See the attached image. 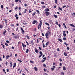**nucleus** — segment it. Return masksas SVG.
<instances>
[{
	"label": "nucleus",
	"mask_w": 75,
	"mask_h": 75,
	"mask_svg": "<svg viewBox=\"0 0 75 75\" xmlns=\"http://www.w3.org/2000/svg\"><path fill=\"white\" fill-rule=\"evenodd\" d=\"M42 25V21H40V23L39 25H38V29H40V27H41V25Z\"/></svg>",
	"instance_id": "f257e3e1"
},
{
	"label": "nucleus",
	"mask_w": 75,
	"mask_h": 75,
	"mask_svg": "<svg viewBox=\"0 0 75 75\" xmlns=\"http://www.w3.org/2000/svg\"><path fill=\"white\" fill-rule=\"evenodd\" d=\"M45 13L47 16H49V14H50V12H49L46 11L45 12Z\"/></svg>",
	"instance_id": "f03ea898"
},
{
	"label": "nucleus",
	"mask_w": 75,
	"mask_h": 75,
	"mask_svg": "<svg viewBox=\"0 0 75 75\" xmlns=\"http://www.w3.org/2000/svg\"><path fill=\"white\" fill-rule=\"evenodd\" d=\"M49 22L50 23V24H53V22H52V21L51 20H49Z\"/></svg>",
	"instance_id": "7ed1b4c3"
},
{
	"label": "nucleus",
	"mask_w": 75,
	"mask_h": 75,
	"mask_svg": "<svg viewBox=\"0 0 75 75\" xmlns=\"http://www.w3.org/2000/svg\"><path fill=\"white\" fill-rule=\"evenodd\" d=\"M10 65L9 66V67H11V68H12L13 67V63L12 62H10Z\"/></svg>",
	"instance_id": "20e7f679"
},
{
	"label": "nucleus",
	"mask_w": 75,
	"mask_h": 75,
	"mask_svg": "<svg viewBox=\"0 0 75 75\" xmlns=\"http://www.w3.org/2000/svg\"><path fill=\"white\" fill-rule=\"evenodd\" d=\"M45 11H50V9L49 8H46L45 10Z\"/></svg>",
	"instance_id": "39448f33"
},
{
	"label": "nucleus",
	"mask_w": 75,
	"mask_h": 75,
	"mask_svg": "<svg viewBox=\"0 0 75 75\" xmlns=\"http://www.w3.org/2000/svg\"><path fill=\"white\" fill-rule=\"evenodd\" d=\"M48 33H46L45 34V36L46 38L47 39H48L49 38L48 37Z\"/></svg>",
	"instance_id": "423d86ee"
},
{
	"label": "nucleus",
	"mask_w": 75,
	"mask_h": 75,
	"mask_svg": "<svg viewBox=\"0 0 75 75\" xmlns=\"http://www.w3.org/2000/svg\"><path fill=\"white\" fill-rule=\"evenodd\" d=\"M22 44L23 47H27V45H25L23 43H22Z\"/></svg>",
	"instance_id": "0eeeda50"
},
{
	"label": "nucleus",
	"mask_w": 75,
	"mask_h": 75,
	"mask_svg": "<svg viewBox=\"0 0 75 75\" xmlns=\"http://www.w3.org/2000/svg\"><path fill=\"white\" fill-rule=\"evenodd\" d=\"M35 52L36 53H38V52H39L38 50H37V49H36V48L35 49Z\"/></svg>",
	"instance_id": "6e6552de"
},
{
	"label": "nucleus",
	"mask_w": 75,
	"mask_h": 75,
	"mask_svg": "<svg viewBox=\"0 0 75 75\" xmlns=\"http://www.w3.org/2000/svg\"><path fill=\"white\" fill-rule=\"evenodd\" d=\"M10 57V55H7L6 56V59H8V58H9Z\"/></svg>",
	"instance_id": "1a4fd4ad"
},
{
	"label": "nucleus",
	"mask_w": 75,
	"mask_h": 75,
	"mask_svg": "<svg viewBox=\"0 0 75 75\" xmlns=\"http://www.w3.org/2000/svg\"><path fill=\"white\" fill-rule=\"evenodd\" d=\"M16 63H14L13 67V68L14 69V68H15V67H16Z\"/></svg>",
	"instance_id": "9d476101"
},
{
	"label": "nucleus",
	"mask_w": 75,
	"mask_h": 75,
	"mask_svg": "<svg viewBox=\"0 0 75 75\" xmlns=\"http://www.w3.org/2000/svg\"><path fill=\"white\" fill-rule=\"evenodd\" d=\"M63 71H65V70H66V68H65V67H63Z\"/></svg>",
	"instance_id": "9b49d317"
},
{
	"label": "nucleus",
	"mask_w": 75,
	"mask_h": 75,
	"mask_svg": "<svg viewBox=\"0 0 75 75\" xmlns=\"http://www.w3.org/2000/svg\"><path fill=\"white\" fill-rule=\"evenodd\" d=\"M70 25L71 26V27H75V25H74L73 24H70Z\"/></svg>",
	"instance_id": "f8f14e48"
},
{
	"label": "nucleus",
	"mask_w": 75,
	"mask_h": 75,
	"mask_svg": "<svg viewBox=\"0 0 75 75\" xmlns=\"http://www.w3.org/2000/svg\"><path fill=\"white\" fill-rule=\"evenodd\" d=\"M28 51H29V50L28 49H27V50H26V53L27 54L28 53Z\"/></svg>",
	"instance_id": "ddd939ff"
},
{
	"label": "nucleus",
	"mask_w": 75,
	"mask_h": 75,
	"mask_svg": "<svg viewBox=\"0 0 75 75\" xmlns=\"http://www.w3.org/2000/svg\"><path fill=\"white\" fill-rule=\"evenodd\" d=\"M49 42H48L46 43L45 45H46V46H47V45H48V44H49Z\"/></svg>",
	"instance_id": "4468645a"
},
{
	"label": "nucleus",
	"mask_w": 75,
	"mask_h": 75,
	"mask_svg": "<svg viewBox=\"0 0 75 75\" xmlns=\"http://www.w3.org/2000/svg\"><path fill=\"white\" fill-rule=\"evenodd\" d=\"M58 40V41H60V42H62V40L61 39H59Z\"/></svg>",
	"instance_id": "2eb2a0df"
},
{
	"label": "nucleus",
	"mask_w": 75,
	"mask_h": 75,
	"mask_svg": "<svg viewBox=\"0 0 75 75\" xmlns=\"http://www.w3.org/2000/svg\"><path fill=\"white\" fill-rule=\"evenodd\" d=\"M36 23V21L35 20L33 22V24H35V23Z\"/></svg>",
	"instance_id": "dca6fc26"
},
{
	"label": "nucleus",
	"mask_w": 75,
	"mask_h": 75,
	"mask_svg": "<svg viewBox=\"0 0 75 75\" xmlns=\"http://www.w3.org/2000/svg\"><path fill=\"white\" fill-rule=\"evenodd\" d=\"M59 10H61V11H62V8H61L59 7Z\"/></svg>",
	"instance_id": "f3484780"
},
{
	"label": "nucleus",
	"mask_w": 75,
	"mask_h": 75,
	"mask_svg": "<svg viewBox=\"0 0 75 75\" xmlns=\"http://www.w3.org/2000/svg\"><path fill=\"white\" fill-rule=\"evenodd\" d=\"M45 24H46V25H48V26H49V25H50V24L48 23L47 22H46L45 23Z\"/></svg>",
	"instance_id": "a211bd4d"
},
{
	"label": "nucleus",
	"mask_w": 75,
	"mask_h": 75,
	"mask_svg": "<svg viewBox=\"0 0 75 75\" xmlns=\"http://www.w3.org/2000/svg\"><path fill=\"white\" fill-rule=\"evenodd\" d=\"M64 43V44H65V45H66V46H67V45H68V44L66 42H65Z\"/></svg>",
	"instance_id": "6ab92c4d"
},
{
	"label": "nucleus",
	"mask_w": 75,
	"mask_h": 75,
	"mask_svg": "<svg viewBox=\"0 0 75 75\" xmlns=\"http://www.w3.org/2000/svg\"><path fill=\"white\" fill-rule=\"evenodd\" d=\"M64 55H65V56L67 55V54H66L65 52L64 53Z\"/></svg>",
	"instance_id": "aec40b11"
},
{
	"label": "nucleus",
	"mask_w": 75,
	"mask_h": 75,
	"mask_svg": "<svg viewBox=\"0 0 75 75\" xmlns=\"http://www.w3.org/2000/svg\"><path fill=\"white\" fill-rule=\"evenodd\" d=\"M53 16H54V17L55 18H57V16L56 15H54Z\"/></svg>",
	"instance_id": "412c9836"
},
{
	"label": "nucleus",
	"mask_w": 75,
	"mask_h": 75,
	"mask_svg": "<svg viewBox=\"0 0 75 75\" xmlns=\"http://www.w3.org/2000/svg\"><path fill=\"white\" fill-rule=\"evenodd\" d=\"M30 42L32 45H34V42H33V41H31Z\"/></svg>",
	"instance_id": "4be33fe9"
},
{
	"label": "nucleus",
	"mask_w": 75,
	"mask_h": 75,
	"mask_svg": "<svg viewBox=\"0 0 75 75\" xmlns=\"http://www.w3.org/2000/svg\"><path fill=\"white\" fill-rule=\"evenodd\" d=\"M21 29L22 31V32H24V30H23V28H21Z\"/></svg>",
	"instance_id": "5701e85b"
},
{
	"label": "nucleus",
	"mask_w": 75,
	"mask_h": 75,
	"mask_svg": "<svg viewBox=\"0 0 75 75\" xmlns=\"http://www.w3.org/2000/svg\"><path fill=\"white\" fill-rule=\"evenodd\" d=\"M34 68L35 71H37V68L36 67H35Z\"/></svg>",
	"instance_id": "b1692460"
},
{
	"label": "nucleus",
	"mask_w": 75,
	"mask_h": 75,
	"mask_svg": "<svg viewBox=\"0 0 75 75\" xmlns=\"http://www.w3.org/2000/svg\"><path fill=\"white\" fill-rule=\"evenodd\" d=\"M54 56L55 57V58H57L58 56L56 54H55L54 55Z\"/></svg>",
	"instance_id": "393cba45"
},
{
	"label": "nucleus",
	"mask_w": 75,
	"mask_h": 75,
	"mask_svg": "<svg viewBox=\"0 0 75 75\" xmlns=\"http://www.w3.org/2000/svg\"><path fill=\"white\" fill-rule=\"evenodd\" d=\"M6 33V30H5V31L3 33V34H4V35H6V34H5Z\"/></svg>",
	"instance_id": "a878e982"
},
{
	"label": "nucleus",
	"mask_w": 75,
	"mask_h": 75,
	"mask_svg": "<svg viewBox=\"0 0 75 75\" xmlns=\"http://www.w3.org/2000/svg\"><path fill=\"white\" fill-rule=\"evenodd\" d=\"M40 55H42V53L41 52V51L40 52Z\"/></svg>",
	"instance_id": "bb28decb"
},
{
	"label": "nucleus",
	"mask_w": 75,
	"mask_h": 75,
	"mask_svg": "<svg viewBox=\"0 0 75 75\" xmlns=\"http://www.w3.org/2000/svg\"><path fill=\"white\" fill-rule=\"evenodd\" d=\"M5 45H6V46H7L8 47V44L7 43H5Z\"/></svg>",
	"instance_id": "cd10ccee"
},
{
	"label": "nucleus",
	"mask_w": 75,
	"mask_h": 75,
	"mask_svg": "<svg viewBox=\"0 0 75 75\" xmlns=\"http://www.w3.org/2000/svg\"><path fill=\"white\" fill-rule=\"evenodd\" d=\"M63 35L65 37H66V34L63 33Z\"/></svg>",
	"instance_id": "c85d7f7f"
},
{
	"label": "nucleus",
	"mask_w": 75,
	"mask_h": 75,
	"mask_svg": "<svg viewBox=\"0 0 75 75\" xmlns=\"http://www.w3.org/2000/svg\"><path fill=\"white\" fill-rule=\"evenodd\" d=\"M3 28V25H0V28Z\"/></svg>",
	"instance_id": "c756f323"
},
{
	"label": "nucleus",
	"mask_w": 75,
	"mask_h": 75,
	"mask_svg": "<svg viewBox=\"0 0 75 75\" xmlns=\"http://www.w3.org/2000/svg\"><path fill=\"white\" fill-rule=\"evenodd\" d=\"M25 11H24V13H26L27 12V9H25Z\"/></svg>",
	"instance_id": "7c9ffc66"
},
{
	"label": "nucleus",
	"mask_w": 75,
	"mask_h": 75,
	"mask_svg": "<svg viewBox=\"0 0 75 75\" xmlns=\"http://www.w3.org/2000/svg\"><path fill=\"white\" fill-rule=\"evenodd\" d=\"M26 37H27V38H28V40L30 39V38L28 35L26 36Z\"/></svg>",
	"instance_id": "2f4dec72"
},
{
	"label": "nucleus",
	"mask_w": 75,
	"mask_h": 75,
	"mask_svg": "<svg viewBox=\"0 0 75 75\" xmlns=\"http://www.w3.org/2000/svg\"><path fill=\"white\" fill-rule=\"evenodd\" d=\"M17 60L18 61H19V62H22V61H21L19 59H18Z\"/></svg>",
	"instance_id": "473e14b6"
},
{
	"label": "nucleus",
	"mask_w": 75,
	"mask_h": 75,
	"mask_svg": "<svg viewBox=\"0 0 75 75\" xmlns=\"http://www.w3.org/2000/svg\"><path fill=\"white\" fill-rule=\"evenodd\" d=\"M1 8H3V5H2L1 6Z\"/></svg>",
	"instance_id": "72a5a7b5"
},
{
	"label": "nucleus",
	"mask_w": 75,
	"mask_h": 75,
	"mask_svg": "<svg viewBox=\"0 0 75 75\" xmlns=\"http://www.w3.org/2000/svg\"><path fill=\"white\" fill-rule=\"evenodd\" d=\"M43 66L44 67H46V65H45V64H43Z\"/></svg>",
	"instance_id": "f704fd0d"
},
{
	"label": "nucleus",
	"mask_w": 75,
	"mask_h": 75,
	"mask_svg": "<svg viewBox=\"0 0 75 75\" xmlns=\"http://www.w3.org/2000/svg\"><path fill=\"white\" fill-rule=\"evenodd\" d=\"M51 70H52V71H54V70L55 69H54V68H51Z\"/></svg>",
	"instance_id": "c9c22d12"
},
{
	"label": "nucleus",
	"mask_w": 75,
	"mask_h": 75,
	"mask_svg": "<svg viewBox=\"0 0 75 75\" xmlns=\"http://www.w3.org/2000/svg\"><path fill=\"white\" fill-rule=\"evenodd\" d=\"M61 75H64V73H63V72H62L61 73Z\"/></svg>",
	"instance_id": "e433bc0d"
},
{
	"label": "nucleus",
	"mask_w": 75,
	"mask_h": 75,
	"mask_svg": "<svg viewBox=\"0 0 75 75\" xmlns=\"http://www.w3.org/2000/svg\"><path fill=\"white\" fill-rule=\"evenodd\" d=\"M26 42L27 44V45H29V43H28V42L27 41H26Z\"/></svg>",
	"instance_id": "4c0bfd02"
},
{
	"label": "nucleus",
	"mask_w": 75,
	"mask_h": 75,
	"mask_svg": "<svg viewBox=\"0 0 75 75\" xmlns=\"http://www.w3.org/2000/svg\"><path fill=\"white\" fill-rule=\"evenodd\" d=\"M35 12H34V13H33V16H34V15H35Z\"/></svg>",
	"instance_id": "58836bf2"
},
{
	"label": "nucleus",
	"mask_w": 75,
	"mask_h": 75,
	"mask_svg": "<svg viewBox=\"0 0 75 75\" xmlns=\"http://www.w3.org/2000/svg\"><path fill=\"white\" fill-rule=\"evenodd\" d=\"M42 62H45V60H42L41 61Z\"/></svg>",
	"instance_id": "ea45409f"
},
{
	"label": "nucleus",
	"mask_w": 75,
	"mask_h": 75,
	"mask_svg": "<svg viewBox=\"0 0 75 75\" xmlns=\"http://www.w3.org/2000/svg\"><path fill=\"white\" fill-rule=\"evenodd\" d=\"M67 7V6H62V8H65V7Z\"/></svg>",
	"instance_id": "a19ab883"
},
{
	"label": "nucleus",
	"mask_w": 75,
	"mask_h": 75,
	"mask_svg": "<svg viewBox=\"0 0 75 75\" xmlns=\"http://www.w3.org/2000/svg\"><path fill=\"white\" fill-rule=\"evenodd\" d=\"M36 11L37 13H40V11L38 10H37Z\"/></svg>",
	"instance_id": "79ce46f5"
},
{
	"label": "nucleus",
	"mask_w": 75,
	"mask_h": 75,
	"mask_svg": "<svg viewBox=\"0 0 75 75\" xmlns=\"http://www.w3.org/2000/svg\"><path fill=\"white\" fill-rule=\"evenodd\" d=\"M47 34H48L49 35H50V31H48L47 32Z\"/></svg>",
	"instance_id": "37998d69"
},
{
	"label": "nucleus",
	"mask_w": 75,
	"mask_h": 75,
	"mask_svg": "<svg viewBox=\"0 0 75 75\" xmlns=\"http://www.w3.org/2000/svg\"><path fill=\"white\" fill-rule=\"evenodd\" d=\"M30 63H32V64H33V63H34V62H33V61H30Z\"/></svg>",
	"instance_id": "c03bdc74"
},
{
	"label": "nucleus",
	"mask_w": 75,
	"mask_h": 75,
	"mask_svg": "<svg viewBox=\"0 0 75 75\" xmlns=\"http://www.w3.org/2000/svg\"><path fill=\"white\" fill-rule=\"evenodd\" d=\"M41 3L42 4H44V2H41Z\"/></svg>",
	"instance_id": "a18cd8bd"
},
{
	"label": "nucleus",
	"mask_w": 75,
	"mask_h": 75,
	"mask_svg": "<svg viewBox=\"0 0 75 75\" xmlns=\"http://www.w3.org/2000/svg\"><path fill=\"white\" fill-rule=\"evenodd\" d=\"M55 3L56 4H57V0H55Z\"/></svg>",
	"instance_id": "49530a36"
},
{
	"label": "nucleus",
	"mask_w": 75,
	"mask_h": 75,
	"mask_svg": "<svg viewBox=\"0 0 75 75\" xmlns=\"http://www.w3.org/2000/svg\"><path fill=\"white\" fill-rule=\"evenodd\" d=\"M63 39L64 40V41H65V40H66V38H64Z\"/></svg>",
	"instance_id": "de8ad7c7"
},
{
	"label": "nucleus",
	"mask_w": 75,
	"mask_h": 75,
	"mask_svg": "<svg viewBox=\"0 0 75 75\" xmlns=\"http://www.w3.org/2000/svg\"><path fill=\"white\" fill-rule=\"evenodd\" d=\"M67 49L68 50H69V48L68 47H67Z\"/></svg>",
	"instance_id": "09e8293b"
},
{
	"label": "nucleus",
	"mask_w": 75,
	"mask_h": 75,
	"mask_svg": "<svg viewBox=\"0 0 75 75\" xmlns=\"http://www.w3.org/2000/svg\"><path fill=\"white\" fill-rule=\"evenodd\" d=\"M42 56V55L40 54V56H39V58H41V57Z\"/></svg>",
	"instance_id": "8fccbe9b"
},
{
	"label": "nucleus",
	"mask_w": 75,
	"mask_h": 75,
	"mask_svg": "<svg viewBox=\"0 0 75 75\" xmlns=\"http://www.w3.org/2000/svg\"><path fill=\"white\" fill-rule=\"evenodd\" d=\"M10 56L11 57H12V56H13V54H12V53H11L10 54Z\"/></svg>",
	"instance_id": "3c124183"
},
{
	"label": "nucleus",
	"mask_w": 75,
	"mask_h": 75,
	"mask_svg": "<svg viewBox=\"0 0 75 75\" xmlns=\"http://www.w3.org/2000/svg\"><path fill=\"white\" fill-rule=\"evenodd\" d=\"M6 42H7V43H9V41H8V40L6 41Z\"/></svg>",
	"instance_id": "603ef678"
},
{
	"label": "nucleus",
	"mask_w": 75,
	"mask_h": 75,
	"mask_svg": "<svg viewBox=\"0 0 75 75\" xmlns=\"http://www.w3.org/2000/svg\"><path fill=\"white\" fill-rule=\"evenodd\" d=\"M24 6H25V7H27V4H24Z\"/></svg>",
	"instance_id": "864d4df0"
},
{
	"label": "nucleus",
	"mask_w": 75,
	"mask_h": 75,
	"mask_svg": "<svg viewBox=\"0 0 75 75\" xmlns=\"http://www.w3.org/2000/svg\"><path fill=\"white\" fill-rule=\"evenodd\" d=\"M14 38H17V36L15 35L14 37H13Z\"/></svg>",
	"instance_id": "5fc2aeb1"
},
{
	"label": "nucleus",
	"mask_w": 75,
	"mask_h": 75,
	"mask_svg": "<svg viewBox=\"0 0 75 75\" xmlns=\"http://www.w3.org/2000/svg\"><path fill=\"white\" fill-rule=\"evenodd\" d=\"M39 49L40 50H41V47H39Z\"/></svg>",
	"instance_id": "6e6d98bb"
},
{
	"label": "nucleus",
	"mask_w": 75,
	"mask_h": 75,
	"mask_svg": "<svg viewBox=\"0 0 75 75\" xmlns=\"http://www.w3.org/2000/svg\"><path fill=\"white\" fill-rule=\"evenodd\" d=\"M47 59V58H46V57H45L43 58V59H45H45Z\"/></svg>",
	"instance_id": "4d7b16f0"
},
{
	"label": "nucleus",
	"mask_w": 75,
	"mask_h": 75,
	"mask_svg": "<svg viewBox=\"0 0 75 75\" xmlns=\"http://www.w3.org/2000/svg\"><path fill=\"white\" fill-rule=\"evenodd\" d=\"M57 50L58 51H59V48L57 49Z\"/></svg>",
	"instance_id": "13d9d810"
},
{
	"label": "nucleus",
	"mask_w": 75,
	"mask_h": 75,
	"mask_svg": "<svg viewBox=\"0 0 75 75\" xmlns=\"http://www.w3.org/2000/svg\"><path fill=\"white\" fill-rule=\"evenodd\" d=\"M18 0H16L15 1V2H16V3H17L18 2Z\"/></svg>",
	"instance_id": "bf43d9fd"
},
{
	"label": "nucleus",
	"mask_w": 75,
	"mask_h": 75,
	"mask_svg": "<svg viewBox=\"0 0 75 75\" xmlns=\"http://www.w3.org/2000/svg\"><path fill=\"white\" fill-rule=\"evenodd\" d=\"M56 24H57V25L58 24V22H57L56 23Z\"/></svg>",
	"instance_id": "052dcab7"
},
{
	"label": "nucleus",
	"mask_w": 75,
	"mask_h": 75,
	"mask_svg": "<svg viewBox=\"0 0 75 75\" xmlns=\"http://www.w3.org/2000/svg\"><path fill=\"white\" fill-rule=\"evenodd\" d=\"M61 24H59V27H61Z\"/></svg>",
	"instance_id": "680f3d73"
},
{
	"label": "nucleus",
	"mask_w": 75,
	"mask_h": 75,
	"mask_svg": "<svg viewBox=\"0 0 75 75\" xmlns=\"http://www.w3.org/2000/svg\"><path fill=\"white\" fill-rule=\"evenodd\" d=\"M17 8H18L16 6V7L15 9V10H17Z\"/></svg>",
	"instance_id": "e2e57ef3"
},
{
	"label": "nucleus",
	"mask_w": 75,
	"mask_h": 75,
	"mask_svg": "<svg viewBox=\"0 0 75 75\" xmlns=\"http://www.w3.org/2000/svg\"><path fill=\"white\" fill-rule=\"evenodd\" d=\"M42 36H44V33H42Z\"/></svg>",
	"instance_id": "0e129e2a"
},
{
	"label": "nucleus",
	"mask_w": 75,
	"mask_h": 75,
	"mask_svg": "<svg viewBox=\"0 0 75 75\" xmlns=\"http://www.w3.org/2000/svg\"><path fill=\"white\" fill-rule=\"evenodd\" d=\"M16 18L17 20H18V17H16Z\"/></svg>",
	"instance_id": "69168bd1"
},
{
	"label": "nucleus",
	"mask_w": 75,
	"mask_h": 75,
	"mask_svg": "<svg viewBox=\"0 0 75 75\" xmlns=\"http://www.w3.org/2000/svg\"><path fill=\"white\" fill-rule=\"evenodd\" d=\"M11 26L12 27H13V26H14V24H12L11 25Z\"/></svg>",
	"instance_id": "338daca9"
},
{
	"label": "nucleus",
	"mask_w": 75,
	"mask_h": 75,
	"mask_svg": "<svg viewBox=\"0 0 75 75\" xmlns=\"http://www.w3.org/2000/svg\"><path fill=\"white\" fill-rule=\"evenodd\" d=\"M4 47H5L4 45H3V48H4Z\"/></svg>",
	"instance_id": "774afa93"
}]
</instances>
